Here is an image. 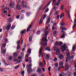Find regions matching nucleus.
<instances>
[{"label":"nucleus","instance_id":"obj_22","mask_svg":"<svg viewBox=\"0 0 76 76\" xmlns=\"http://www.w3.org/2000/svg\"><path fill=\"white\" fill-rule=\"evenodd\" d=\"M32 63H31L27 65L26 66V67L27 68H29V67H32Z\"/></svg>","mask_w":76,"mask_h":76},{"label":"nucleus","instance_id":"obj_46","mask_svg":"<svg viewBox=\"0 0 76 76\" xmlns=\"http://www.w3.org/2000/svg\"><path fill=\"white\" fill-rule=\"evenodd\" d=\"M21 74L23 76H24V74H25V71H23L22 72Z\"/></svg>","mask_w":76,"mask_h":76},{"label":"nucleus","instance_id":"obj_35","mask_svg":"<svg viewBox=\"0 0 76 76\" xmlns=\"http://www.w3.org/2000/svg\"><path fill=\"white\" fill-rule=\"evenodd\" d=\"M59 58L60 59H63L64 58V57H63L62 55H61L59 56Z\"/></svg>","mask_w":76,"mask_h":76},{"label":"nucleus","instance_id":"obj_10","mask_svg":"<svg viewBox=\"0 0 76 76\" xmlns=\"http://www.w3.org/2000/svg\"><path fill=\"white\" fill-rule=\"evenodd\" d=\"M10 6L11 9L13 8L15 6V2H13L11 4H10Z\"/></svg>","mask_w":76,"mask_h":76},{"label":"nucleus","instance_id":"obj_7","mask_svg":"<svg viewBox=\"0 0 76 76\" xmlns=\"http://www.w3.org/2000/svg\"><path fill=\"white\" fill-rule=\"evenodd\" d=\"M61 33H63V34L61 36V38H64L65 37V35H66V32L64 31H63L62 30L61 31Z\"/></svg>","mask_w":76,"mask_h":76},{"label":"nucleus","instance_id":"obj_8","mask_svg":"<svg viewBox=\"0 0 76 76\" xmlns=\"http://www.w3.org/2000/svg\"><path fill=\"white\" fill-rule=\"evenodd\" d=\"M42 47H41L40 48L39 50V57H41V55L42 56H43V53H42Z\"/></svg>","mask_w":76,"mask_h":76},{"label":"nucleus","instance_id":"obj_53","mask_svg":"<svg viewBox=\"0 0 76 76\" xmlns=\"http://www.w3.org/2000/svg\"><path fill=\"white\" fill-rule=\"evenodd\" d=\"M55 4V6H59V3H56V4L55 3V4Z\"/></svg>","mask_w":76,"mask_h":76},{"label":"nucleus","instance_id":"obj_32","mask_svg":"<svg viewBox=\"0 0 76 76\" xmlns=\"http://www.w3.org/2000/svg\"><path fill=\"white\" fill-rule=\"evenodd\" d=\"M50 57V56L48 55L47 54L46 56V59H48V58H49Z\"/></svg>","mask_w":76,"mask_h":76},{"label":"nucleus","instance_id":"obj_30","mask_svg":"<svg viewBox=\"0 0 76 76\" xmlns=\"http://www.w3.org/2000/svg\"><path fill=\"white\" fill-rule=\"evenodd\" d=\"M22 59H20V61H19V62H17V63H15V64H18L19 63H20V62H22Z\"/></svg>","mask_w":76,"mask_h":76},{"label":"nucleus","instance_id":"obj_47","mask_svg":"<svg viewBox=\"0 0 76 76\" xmlns=\"http://www.w3.org/2000/svg\"><path fill=\"white\" fill-rule=\"evenodd\" d=\"M65 25V23L64 22H63L61 23L60 25L61 26H64V25Z\"/></svg>","mask_w":76,"mask_h":76},{"label":"nucleus","instance_id":"obj_57","mask_svg":"<svg viewBox=\"0 0 76 76\" xmlns=\"http://www.w3.org/2000/svg\"><path fill=\"white\" fill-rule=\"evenodd\" d=\"M20 17V16L18 15L16 17V19H19Z\"/></svg>","mask_w":76,"mask_h":76},{"label":"nucleus","instance_id":"obj_41","mask_svg":"<svg viewBox=\"0 0 76 76\" xmlns=\"http://www.w3.org/2000/svg\"><path fill=\"white\" fill-rule=\"evenodd\" d=\"M20 48V45H18L17 47V50H19Z\"/></svg>","mask_w":76,"mask_h":76},{"label":"nucleus","instance_id":"obj_11","mask_svg":"<svg viewBox=\"0 0 76 76\" xmlns=\"http://www.w3.org/2000/svg\"><path fill=\"white\" fill-rule=\"evenodd\" d=\"M22 7L23 8H26V9H31V8L29 7V6L27 5H23L22 6Z\"/></svg>","mask_w":76,"mask_h":76},{"label":"nucleus","instance_id":"obj_45","mask_svg":"<svg viewBox=\"0 0 76 76\" xmlns=\"http://www.w3.org/2000/svg\"><path fill=\"white\" fill-rule=\"evenodd\" d=\"M53 61H57V58L56 57H55L53 59Z\"/></svg>","mask_w":76,"mask_h":76},{"label":"nucleus","instance_id":"obj_34","mask_svg":"<svg viewBox=\"0 0 76 76\" xmlns=\"http://www.w3.org/2000/svg\"><path fill=\"white\" fill-rule=\"evenodd\" d=\"M61 10H63V9H64V5H61Z\"/></svg>","mask_w":76,"mask_h":76},{"label":"nucleus","instance_id":"obj_21","mask_svg":"<svg viewBox=\"0 0 76 76\" xmlns=\"http://www.w3.org/2000/svg\"><path fill=\"white\" fill-rule=\"evenodd\" d=\"M26 32V30H24L22 31H21L20 34H21V35H22L23 34H24L25 32Z\"/></svg>","mask_w":76,"mask_h":76},{"label":"nucleus","instance_id":"obj_63","mask_svg":"<svg viewBox=\"0 0 76 76\" xmlns=\"http://www.w3.org/2000/svg\"><path fill=\"white\" fill-rule=\"evenodd\" d=\"M52 31H54L55 29V27L54 26L52 27Z\"/></svg>","mask_w":76,"mask_h":76},{"label":"nucleus","instance_id":"obj_55","mask_svg":"<svg viewBox=\"0 0 76 76\" xmlns=\"http://www.w3.org/2000/svg\"><path fill=\"white\" fill-rule=\"evenodd\" d=\"M55 45H57L58 46L59 45V44H58V42H56L55 43Z\"/></svg>","mask_w":76,"mask_h":76},{"label":"nucleus","instance_id":"obj_40","mask_svg":"<svg viewBox=\"0 0 76 76\" xmlns=\"http://www.w3.org/2000/svg\"><path fill=\"white\" fill-rule=\"evenodd\" d=\"M59 65L60 66H62L63 65V63L62 62H61L59 63Z\"/></svg>","mask_w":76,"mask_h":76},{"label":"nucleus","instance_id":"obj_54","mask_svg":"<svg viewBox=\"0 0 76 76\" xmlns=\"http://www.w3.org/2000/svg\"><path fill=\"white\" fill-rule=\"evenodd\" d=\"M17 43L18 44V45H19V44H20V41H18L17 42Z\"/></svg>","mask_w":76,"mask_h":76},{"label":"nucleus","instance_id":"obj_26","mask_svg":"<svg viewBox=\"0 0 76 76\" xmlns=\"http://www.w3.org/2000/svg\"><path fill=\"white\" fill-rule=\"evenodd\" d=\"M8 60H9V61H11V60H12V59H13V58L12 57V56H10L8 57Z\"/></svg>","mask_w":76,"mask_h":76},{"label":"nucleus","instance_id":"obj_39","mask_svg":"<svg viewBox=\"0 0 76 76\" xmlns=\"http://www.w3.org/2000/svg\"><path fill=\"white\" fill-rule=\"evenodd\" d=\"M25 2L24 1H22L21 3L22 6H23V5H25Z\"/></svg>","mask_w":76,"mask_h":76},{"label":"nucleus","instance_id":"obj_44","mask_svg":"<svg viewBox=\"0 0 76 76\" xmlns=\"http://www.w3.org/2000/svg\"><path fill=\"white\" fill-rule=\"evenodd\" d=\"M43 22V21H42V20L40 19L39 21V24H41V23H42V22Z\"/></svg>","mask_w":76,"mask_h":76},{"label":"nucleus","instance_id":"obj_64","mask_svg":"<svg viewBox=\"0 0 76 76\" xmlns=\"http://www.w3.org/2000/svg\"><path fill=\"white\" fill-rule=\"evenodd\" d=\"M74 76H76V72H74Z\"/></svg>","mask_w":76,"mask_h":76},{"label":"nucleus","instance_id":"obj_9","mask_svg":"<svg viewBox=\"0 0 76 76\" xmlns=\"http://www.w3.org/2000/svg\"><path fill=\"white\" fill-rule=\"evenodd\" d=\"M66 75H67V74L64 72H62L59 74V76H66Z\"/></svg>","mask_w":76,"mask_h":76},{"label":"nucleus","instance_id":"obj_4","mask_svg":"<svg viewBox=\"0 0 76 76\" xmlns=\"http://www.w3.org/2000/svg\"><path fill=\"white\" fill-rule=\"evenodd\" d=\"M49 30H50V29L48 28V26L46 29L45 30V36H47L48 35V33H49Z\"/></svg>","mask_w":76,"mask_h":76},{"label":"nucleus","instance_id":"obj_6","mask_svg":"<svg viewBox=\"0 0 76 76\" xmlns=\"http://www.w3.org/2000/svg\"><path fill=\"white\" fill-rule=\"evenodd\" d=\"M42 41L40 42V45H42V44H43V42H47V37H45V38H42Z\"/></svg>","mask_w":76,"mask_h":76},{"label":"nucleus","instance_id":"obj_42","mask_svg":"<svg viewBox=\"0 0 76 76\" xmlns=\"http://www.w3.org/2000/svg\"><path fill=\"white\" fill-rule=\"evenodd\" d=\"M19 67H20V65H18L16 66H15V69H18V68H19Z\"/></svg>","mask_w":76,"mask_h":76},{"label":"nucleus","instance_id":"obj_31","mask_svg":"<svg viewBox=\"0 0 76 76\" xmlns=\"http://www.w3.org/2000/svg\"><path fill=\"white\" fill-rule=\"evenodd\" d=\"M47 16V14H45L43 15V20H44V19H45V18H46Z\"/></svg>","mask_w":76,"mask_h":76},{"label":"nucleus","instance_id":"obj_16","mask_svg":"<svg viewBox=\"0 0 76 76\" xmlns=\"http://www.w3.org/2000/svg\"><path fill=\"white\" fill-rule=\"evenodd\" d=\"M32 26V24H31L28 27V28L27 29V32H28V31H29V29H31V28Z\"/></svg>","mask_w":76,"mask_h":76},{"label":"nucleus","instance_id":"obj_23","mask_svg":"<svg viewBox=\"0 0 76 76\" xmlns=\"http://www.w3.org/2000/svg\"><path fill=\"white\" fill-rule=\"evenodd\" d=\"M60 29H61L62 30H64V31L65 30H66V28H65V27H61L60 28Z\"/></svg>","mask_w":76,"mask_h":76},{"label":"nucleus","instance_id":"obj_51","mask_svg":"<svg viewBox=\"0 0 76 76\" xmlns=\"http://www.w3.org/2000/svg\"><path fill=\"white\" fill-rule=\"evenodd\" d=\"M55 66L56 67H58V63H56L55 64Z\"/></svg>","mask_w":76,"mask_h":76},{"label":"nucleus","instance_id":"obj_60","mask_svg":"<svg viewBox=\"0 0 76 76\" xmlns=\"http://www.w3.org/2000/svg\"><path fill=\"white\" fill-rule=\"evenodd\" d=\"M6 44L5 43H4L3 44V47H6Z\"/></svg>","mask_w":76,"mask_h":76},{"label":"nucleus","instance_id":"obj_1","mask_svg":"<svg viewBox=\"0 0 76 76\" xmlns=\"http://www.w3.org/2000/svg\"><path fill=\"white\" fill-rule=\"evenodd\" d=\"M72 55L73 56L70 57V53L69 52L67 53L66 56L67 57L66 59V62H68L69 60H70L69 61V63H70L73 62V58L74 56H75V53H72Z\"/></svg>","mask_w":76,"mask_h":76},{"label":"nucleus","instance_id":"obj_5","mask_svg":"<svg viewBox=\"0 0 76 76\" xmlns=\"http://www.w3.org/2000/svg\"><path fill=\"white\" fill-rule=\"evenodd\" d=\"M61 49L62 50V52L63 53L64 51H67L66 49H67V47H66V45H64L62 46Z\"/></svg>","mask_w":76,"mask_h":76},{"label":"nucleus","instance_id":"obj_37","mask_svg":"<svg viewBox=\"0 0 76 76\" xmlns=\"http://www.w3.org/2000/svg\"><path fill=\"white\" fill-rule=\"evenodd\" d=\"M4 70V68H0V71L1 72H3Z\"/></svg>","mask_w":76,"mask_h":76},{"label":"nucleus","instance_id":"obj_36","mask_svg":"<svg viewBox=\"0 0 76 76\" xmlns=\"http://www.w3.org/2000/svg\"><path fill=\"white\" fill-rule=\"evenodd\" d=\"M43 45L44 46H46L47 45V42H43Z\"/></svg>","mask_w":76,"mask_h":76},{"label":"nucleus","instance_id":"obj_3","mask_svg":"<svg viewBox=\"0 0 76 76\" xmlns=\"http://www.w3.org/2000/svg\"><path fill=\"white\" fill-rule=\"evenodd\" d=\"M27 55H26L25 58H26V57H27V58H28V57L30 55H31V49H29L27 52Z\"/></svg>","mask_w":76,"mask_h":76},{"label":"nucleus","instance_id":"obj_61","mask_svg":"<svg viewBox=\"0 0 76 76\" xmlns=\"http://www.w3.org/2000/svg\"><path fill=\"white\" fill-rule=\"evenodd\" d=\"M43 61L45 64V65H46V62H45V59H43Z\"/></svg>","mask_w":76,"mask_h":76},{"label":"nucleus","instance_id":"obj_33","mask_svg":"<svg viewBox=\"0 0 76 76\" xmlns=\"http://www.w3.org/2000/svg\"><path fill=\"white\" fill-rule=\"evenodd\" d=\"M13 55L15 57H17L18 56L16 53H14L13 54Z\"/></svg>","mask_w":76,"mask_h":76},{"label":"nucleus","instance_id":"obj_38","mask_svg":"<svg viewBox=\"0 0 76 76\" xmlns=\"http://www.w3.org/2000/svg\"><path fill=\"white\" fill-rule=\"evenodd\" d=\"M6 50L4 49V50H2V53L3 54H4L5 53H6Z\"/></svg>","mask_w":76,"mask_h":76},{"label":"nucleus","instance_id":"obj_43","mask_svg":"<svg viewBox=\"0 0 76 76\" xmlns=\"http://www.w3.org/2000/svg\"><path fill=\"white\" fill-rule=\"evenodd\" d=\"M21 57H23V56H24V53H23L21 52Z\"/></svg>","mask_w":76,"mask_h":76},{"label":"nucleus","instance_id":"obj_2","mask_svg":"<svg viewBox=\"0 0 76 76\" xmlns=\"http://www.w3.org/2000/svg\"><path fill=\"white\" fill-rule=\"evenodd\" d=\"M65 71L66 72V71H67L69 69H70V66L69 65V64L68 63H66L65 65Z\"/></svg>","mask_w":76,"mask_h":76},{"label":"nucleus","instance_id":"obj_20","mask_svg":"<svg viewBox=\"0 0 76 76\" xmlns=\"http://www.w3.org/2000/svg\"><path fill=\"white\" fill-rule=\"evenodd\" d=\"M27 70L28 73H31V71H32V69H31L30 68H28Z\"/></svg>","mask_w":76,"mask_h":76},{"label":"nucleus","instance_id":"obj_15","mask_svg":"<svg viewBox=\"0 0 76 76\" xmlns=\"http://www.w3.org/2000/svg\"><path fill=\"white\" fill-rule=\"evenodd\" d=\"M74 24L72 28H74V27H75L76 26V19L75 18L74 21Z\"/></svg>","mask_w":76,"mask_h":76},{"label":"nucleus","instance_id":"obj_58","mask_svg":"<svg viewBox=\"0 0 76 76\" xmlns=\"http://www.w3.org/2000/svg\"><path fill=\"white\" fill-rule=\"evenodd\" d=\"M15 28V26H12V27L11 29H13Z\"/></svg>","mask_w":76,"mask_h":76},{"label":"nucleus","instance_id":"obj_50","mask_svg":"<svg viewBox=\"0 0 76 76\" xmlns=\"http://www.w3.org/2000/svg\"><path fill=\"white\" fill-rule=\"evenodd\" d=\"M48 11H49V9L47 8L46 10L45 13H47Z\"/></svg>","mask_w":76,"mask_h":76},{"label":"nucleus","instance_id":"obj_48","mask_svg":"<svg viewBox=\"0 0 76 76\" xmlns=\"http://www.w3.org/2000/svg\"><path fill=\"white\" fill-rule=\"evenodd\" d=\"M56 0H53L52 1L53 4H56Z\"/></svg>","mask_w":76,"mask_h":76},{"label":"nucleus","instance_id":"obj_62","mask_svg":"<svg viewBox=\"0 0 76 76\" xmlns=\"http://www.w3.org/2000/svg\"><path fill=\"white\" fill-rule=\"evenodd\" d=\"M50 69H51V66H49L48 68V70L49 72H50Z\"/></svg>","mask_w":76,"mask_h":76},{"label":"nucleus","instance_id":"obj_12","mask_svg":"<svg viewBox=\"0 0 76 76\" xmlns=\"http://www.w3.org/2000/svg\"><path fill=\"white\" fill-rule=\"evenodd\" d=\"M65 11L66 13H67L68 18H70V13L69 12V11H67V10H66V9H65Z\"/></svg>","mask_w":76,"mask_h":76},{"label":"nucleus","instance_id":"obj_18","mask_svg":"<svg viewBox=\"0 0 76 76\" xmlns=\"http://www.w3.org/2000/svg\"><path fill=\"white\" fill-rule=\"evenodd\" d=\"M16 7L17 8L18 10H20L21 9V8H20V6L18 5V4H17L16 6Z\"/></svg>","mask_w":76,"mask_h":76},{"label":"nucleus","instance_id":"obj_29","mask_svg":"<svg viewBox=\"0 0 76 76\" xmlns=\"http://www.w3.org/2000/svg\"><path fill=\"white\" fill-rule=\"evenodd\" d=\"M76 46L75 45H74L72 47V51H74L76 50Z\"/></svg>","mask_w":76,"mask_h":76},{"label":"nucleus","instance_id":"obj_56","mask_svg":"<svg viewBox=\"0 0 76 76\" xmlns=\"http://www.w3.org/2000/svg\"><path fill=\"white\" fill-rule=\"evenodd\" d=\"M21 13H24L25 12V11L24 10H22L21 11Z\"/></svg>","mask_w":76,"mask_h":76},{"label":"nucleus","instance_id":"obj_24","mask_svg":"<svg viewBox=\"0 0 76 76\" xmlns=\"http://www.w3.org/2000/svg\"><path fill=\"white\" fill-rule=\"evenodd\" d=\"M32 36H30L29 37V41L30 42L32 41Z\"/></svg>","mask_w":76,"mask_h":76},{"label":"nucleus","instance_id":"obj_59","mask_svg":"<svg viewBox=\"0 0 76 76\" xmlns=\"http://www.w3.org/2000/svg\"><path fill=\"white\" fill-rule=\"evenodd\" d=\"M62 42H59V45L60 46H61V45H62Z\"/></svg>","mask_w":76,"mask_h":76},{"label":"nucleus","instance_id":"obj_52","mask_svg":"<svg viewBox=\"0 0 76 76\" xmlns=\"http://www.w3.org/2000/svg\"><path fill=\"white\" fill-rule=\"evenodd\" d=\"M53 35H56L57 34V31H54L53 32Z\"/></svg>","mask_w":76,"mask_h":76},{"label":"nucleus","instance_id":"obj_25","mask_svg":"<svg viewBox=\"0 0 76 76\" xmlns=\"http://www.w3.org/2000/svg\"><path fill=\"white\" fill-rule=\"evenodd\" d=\"M46 50L48 51H51V49H50V47H47L46 48Z\"/></svg>","mask_w":76,"mask_h":76},{"label":"nucleus","instance_id":"obj_17","mask_svg":"<svg viewBox=\"0 0 76 76\" xmlns=\"http://www.w3.org/2000/svg\"><path fill=\"white\" fill-rule=\"evenodd\" d=\"M10 27H11V25H9L6 27V29L7 30H9Z\"/></svg>","mask_w":76,"mask_h":76},{"label":"nucleus","instance_id":"obj_28","mask_svg":"<svg viewBox=\"0 0 76 76\" xmlns=\"http://www.w3.org/2000/svg\"><path fill=\"white\" fill-rule=\"evenodd\" d=\"M60 13V11H57L55 12L54 13V15H55H55H58L59 13Z\"/></svg>","mask_w":76,"mask_h":76},{"label":"nucleus","instance_id":"obj_49","mask_svg":"<svg viewBox=\"0 0 76 76\" xmlns=\"http://www.w3.org/2000/svg\"><path fill=\"white\" fill-rule=\"evenodd\" d=\"M40 33H41V31H37V35H39Z\"/></svg>","mask_w":76,"mask_h":76},{"label":"nucleus","instance_id":"obj_13","mask_svg":"<svg viewBox=\"0 0 76 76\" xmlns=\"http://www.w3.org/2000/svg\"><path fill=\"white\" fill-rule=\"evenodd\" d=\"M50 20H51V19L50 18L48 19V20L46 21V25H47V24L49 23L50 22Z\"/></svg>","mask_w":76,"mask_h":76},{"label":"nucleus","instance_id":"obj_19","mask_svg":"<svg viewBox=\"0 0 76 76\" xmlns=\"http://www.w3.org/2000/svg\"><path fill=\"white\" fill-rule=\"evenodd\" d=\"M64 16V13H62L60 15V19H61L62 17Z\"/></svg>","mask_w":76,"mask_h":76},{"label":"nucleus","instance_id":"obj_27","mask_svg":"<svg viewBox=\"0 0 76 76\" xmlns=\"http://www.w3.org/2000/svg\"><path fill=\"white\" fill-rule=\"evenodd\" d=\"M37 72L38 73H39L41 72V70L40 69H38Z\"/></svg>","mask_w":76,"mask_h":76},{"label":"nucleus","instance_id":"obj_14","mask_svg":"<svg viewBox=\"0 0 76 76\" xmlns=\"http://www.w3.org/2000/svg\"><path fill=\"white\" fill-rule=\"evenodd\" d=\"M56 55H60V52L59 50V49H57V50L56 51Z\"/></svg>","mask_w":76,"mask_h":76}]
</instances>
